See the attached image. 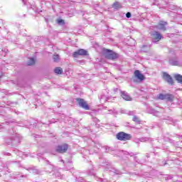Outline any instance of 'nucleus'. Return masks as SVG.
Returning a JSON list of instances; mask_svg holds the SVG:
<instances>
[{
	"label": "nucleus",
	"instance_id": "22",
	"mask_svg": "<svg viewBox=\"0 0 182 182\" xmlns=\"http://www.w3.org/2000/svg\"><path fill=\"white\" fill-rule=\"evenodd\" d=\"M27 65L28 66H32V65H35V58H31L28 60Z\"/></svg>",
	"mask_w": 182,
	"mask_h": 182
},
{
	"label": "nucleus",
	"instance_id": "6",
	"mask_svg": "<svg viewBox=\"0 0 182 182\" xmlns=\"http://www.w3.org/2000/svg\"><path fill=\"white\" fill-rule=\"evenodd\" d=\"M161 100H166V102H173L174 100V95L171 94H160Z\"/></svg>",
	"mask_w": 182,
	"mask_h": 182
},
{
	"label": "nucleus",
	"instance_id": "7",
	"mask_svg": "<svg viewBox=\"0 0 182 182\" xmlns=\"http://www.w3.org/2000/svg\"><path fill=\"white\" fill-rule=\"evenodd\" d=\"M68 149H69V146L67 144H64L58 145L56 147V151H58V153H66V151H68Z\"/></svg>",
	"mask_w": 182,
	"mask_h": 182
},
{
	"label": "nucleus",
	"instance_id": "37",
	"mask_svg": "<svg viewBox=\"0 0 182 182\" xmlns=\"http://www.w3.org/2000/svg\"><path fill=\"white\" fill-rule=\"evenodd\" d=\"M23 4L26 5L25 0H23Z\"/></svg>",
	"mask_w": 182,
	"mask_h": 182
},
{
	"label": "nucleus",
	"instance_id": "20",
	"mask_svg": "<svg viewBox=\"0 0 182 182\" xmlns=\"http://www.w3.org/2000/svg\"><path fill=\"white\" fill-rule=\"evenodd\" d=\"M161 180H163V178H164L165 180H171V178H173V176L161 174Z\"/></svg>",
	"mask_w": 182,
	"mask_h": 182
},
{
	"label": "nucleus",
	"instance_id": "36",
	"mask_svg": "<svg viewBox=\"0 0 182 182\" xmlns=\"http://www.w3.org/2000/svg\"><path fill=\"white\" fill-rule=\"evenodd\" d=\"M118 90H119V89H117V88L114 89V92H117Z\"/></svg>",
	"mask_w": 182,
	"mask_h": 182
},
{
	"label": "nucleus",
	"instance_id": "16",
	"mask_svg": "<svg viewBox=\"0 0 182 182\" xmlns=\"http://www.w3.org/2000/svg\"><path fill=\"white\" fill-rule=\"evenodd\" d=\"M176 80H177L178 83H181L182 85V75L180 74H176L174 75Z\"/></svg>",
	"mask_w": 182,
	"mask_h": 182
},
{
	"label": "nucleus",
	"instance_id": "3",
	"mask_svg": "<svg viewBox=\"0 0 182 182\" xmlns=\"http://www.w3.org/2000/svg\"><path fill=\"white\" fill-rule=\"evenodd\" d=\"M76 102H77V105H79V107L85 109V110H89V109H90V107L87 105V102H86L85 100L82 98H77Z\"/></svg>",
	"mask_w": 182,
	"mask_h": 182
},
{
	"label": "nucleus",
	"instance_id": "19",
	"mask_svg": "<svg viewBox=\"0 0 182 182\" xmlns=\"http://www.w3.org/2000/svg\"><path fill=\"white\" fill-rule=\"evenodd\" d=\"M54 72L55 73H56V75H62V72H63V70H62L60 67H57L55 68Z\"/></svg>",
	"mask_w": 182,
	"mask_h": 182
},
{
	"label": "nucleus",
	"instance_id": "45",
	"mask_svg": "<svg viewBox=\"0 0 182 182\" xmlns=\"http://www.w3.org/2000/svg\"><path fill=\"white\" fill-rule=\"evenodd\" d=\"M17 153H19V151H17Z\"/></svg>",
	"mask_w": 182,
	"mask_h": 182
},
{
	"label": "nucleus",
	"instance_id": "32",
	"mask_svg": "<svg viewBox=\"0 0 182 182\" xmlns=\"http://www.w3.org/2000/svg\"><path fill=\"white\" fill-rule=\"evenodd\" d=\"M109 114L113 113L114 114H117V111L116 109H110L109 110Z\"/></svg>",
	"mask_w": 182,
	"mask_h": 182
},
{
	"label": "nucleus",
	"instance_id": "11",
	"mask_svg": "<svg viewBox=\"0 0 182 182\" xmlns=\"http://www.w3.org/2000/svg\"><path fill=\"white\" fill-rule=\"evenodd\" d=\"M151 38H152V42L154 43H156V42H159V41H160V34L159 33V32L154 31L151 34Z\"/></svg>",
	"mask_w": 182,
	"mask_h": 182
},
{
	"label": "nucleus",
	"instance_id": "34",
	"mask_svg": "<svg viewBox=\"0 0 182 182\" xmlns=\"http://www.w3.org/2000/svg\"><path fill=\"white\" fill-rule=\"evenodd\" d=\"M126 16H127V18H132V13L131 12H127V14H126Z\"/></svg>",
	"mask_w": 182,
	"mask_h": 182
},
{
	"label": "nucleus",
	"instance_id": "17",
	"mask_svg": "<svg viewBox=\"0 0 182 182\" xmlns=\"http://www.w3.org/2000/svg\"><path fill=\"white\" fill-rule=\"evenodd\" d=\"M12 141H17V143H19V141H21V136H19L18 134H16L12 136Z\"/></svg>",
	"mask_w": 182,
	"mask_h": 182
},
{
	"label": "nucleus",
	"instance_id": "2",
	"mask_svg": "<svg viewBox=\"0 0 182 182\" xmlns=\"http://www.w3.org/2000/svg\"><path fill=\"white\" fill-rule=\"evenodd\" d=\"M47 173H52V171H54V174L55 177H58V178H62V174H60V172L59 171H55V168H53V165L49 164L47 165L46 167Z\"/></svg>",
	"mask_w": 182,
	"mask_h": 182
},
{
	"label": "nucleus",
	"instance_id": "8",
	"mask_svg": "<svg viewBox=\"0 0 182 182\" xmlns=\"http://www.w3.org/2000/svg\"><path fill=\"white\" fill-rule=\"evenodd\" d=\"M87 55V51L85 49H80L73 53V56L74 58H77V56H86Z\"/></svg>",
	"mask_w": 182,
	"mask_h": 182
},
{
	"label": "nucleus",
	"instance_id": "4",
	"mask_svg": "<svg viewBox=\"0 0 182 182\" xmlns=\"http://www.w3.org/2000/svg\"><path fill=\"white\" fill-rule=\"evenodd\" d=\"M105 52L107 53L106 58L107 59H111V60H114V59H117L119 58V54L116 53H113L112 51H110L109 49H106Z\"/></svg>",
	"mask_w": 182,
	"mask_h": 182
},
{
	"label": "nucleus",
	"instance_id": "12",
	"mask_svg": "<svg viewBox=\"0 0 182 182\" xmlns=\"http://www.w3.org/2000/svg\"><path fill=\"white\" fill-rule=\"evenodd\" d=\"M156 107H157L156 109H153V108H151V110L149 111V113H151V114H154V116H156V117H159V114H160V112L158 111L159 110V105H156Z\"/></svg>",
	"mask_w": 182,
	"mask_h": 182
},
{
	"label": "nucleus",
	"instance_id": "10",
	"mask_svg": "<svg viewBox=\"0 0 182 182\" xmlns=\"http://www.w3.org/2000/svg\"><path fill=\"white\" fill-rule=\"evenodd\" d=\"M134 77L138 79V80H140V82H142V80H144V75L140 73V70H136L134 73Z\"/></svg>",
	"mask_w": 182,
	"mask_h": 182
},
{
	"label": "nucleus",
	"instance_id": "39",
	"mask_svg": "<svg viewBox=\"0 0 182 182\" xmlns=\"http://www.w3.org/2000/svg\"><path fill=\"white\" fill-rule=\"evenodd\" d=\"M157 97H158V99H160V95H159L157 96Z\"/></svg>",
	"mask_w": 182,
	"mask_h": 182
},
{
	"label": "nucleus",
	"instance_id": "41",
	"mask_svg": "<svg viewBox=\"0 0 182 182\" xmlns=\"http://www.w3.org/2000/svg\"><path fill=\"white\" fill-rule=\"evenodd\" d=\"M3 92H4V93H6V91H5V90H3Z\"/></svg>",
	"mask_w": 182,
	"mask_h": 182
},
{
	"label": "nucleus",
	"instance_id": "33",
	"mask_svg": "<svg viewBox=\"0 0 182 182\" xmlns=\"http://www.w3.org/2000/svg\"><path fill=\"white\" fill-rule=\"evenodd\" d=\"M90 176H95L96 173H95V169H92L89 172Z\"/></svg>",
	"mask_w": 182,
	"mask_h": 182
},
{
	"label": "nucleus",
	"instance_id": "21",
	"mask_svg": "<svg viewBox=\"0 0 182 182\" xmlns=\"http://www.w3.org/2000/svg\"><path fill=\"white\" fill-rule=\"evenodd\" d=\"M133 122H134L135 123H137L138 124H140L141 123V120L140 118H139V117L134 115L133 118H132Z\"/></svg>",
	"mask_w": 182,
	"mask_h": 182
},
{
	"label": "nucleus",
	"instance_id": "44",
	"mask_svg": "<svg viewBox=\"0 0 182 182\" xmlns=\"http://www.w3.org/2000/svg\"><path fill=\"white\" fill-rule=\"evenodd\" d=\"M60 107V105H59V103H58V107Z\"/></svg>",
	"mask_w": 182,
	"mask_h": 182
},
{
	"label": "nucleus",
	"instance_id": "43",
	"mask_svg": "<svg viewBox=\"0 0 182 182\" xmlns=\"http://www.w3.org/2000/svg\"><path fill=\"white\" fill-rule=\"evenodd\" d=\"M163 38V36H161V35L160 36V39H161Z\"/></svg>",
	"mask_w": 182,
	"mask_h": 182
},
{
	"label": "nucleus",
	"instance_id": "27",
	"mask_svg": "<svg viewBox=\"0 0 182 182\" xmlns=\"http://www.w3.org/2000/svg\"><path fill=\"white\" fill-rule=\"evenodd\" d=\"M57 23L58 25H63L65 23V20L62 18L57 19Z\"/></svg>",
	"mask_w": 182,
	"mask_h": 182
},
{
	"label": "nucleus",
	"instance_id": "18",
	"mask_svg": "<svg viewBox=\"0 0 182 182\" xmlns=\"http://www.w3.org/2000/svg\"><path fill=\"white\" fill-rule=\"evenodd\" d=\"M112 7L114 9H120V8H122V4L119 1H116L113 4Z\"/></svg>",
	"mask_w": 182,
	"mask_h": 182
},
{
	"label": "nucleus",
	"instance_id": "23",
	"mask_svg": "<svg viewBox=\"0 0 182 182\" xmlns=\"http://www.w3.org/2000/svg\"><path fill=\"white\" fill-rule=\"evenodd\" d=\"M9 122H0V129H5V126L9 125Z\"/></svg>",
	"mask_w": 182,
	"mask_h": 182
},
{
	"label": "nucleus",
	"instance_id": "15",
	"mask_svg": "<svg viewBox=\"0 0 182 182\" xmlns=\"http://www.w3.org/2000/svg\"><path fill=\"white\" fill-rule=\"evenodd\" d=\"M167 26V22L161 21H160V29L161 31H166V27Z\"/></svg>",
	"mask_w": 182,
	"mask_h": 182
},
{
	"label": "nucleus",
	"instance_id": "26",
	"mask_svg": "<svg viewBox=\"0 0 182 182\" xmlns=\"http://www.w3.org/2000/svg\"><path fill=\"white\" fill-rule=\"evenodd\" d=\"M95 149H97V150H100V149H102V144L100 143L95 144Z\"/></svg>",
	"mask_w": 182,
	"mask_h": 182
},
{
	"label": "nucleus",
	"instance_id": "28",
	"mask_svg": "<svg viewBox=\"0 0 182 182\" xmlns=\"http://www.w3.org/2000/svg\"><path fill=\"white\" fill-rule=\"evenodd\" d=\"M149 140H150L149 137H142L139 139V141L141 142L149 141Z\"/></svg>",
	"mask_w": 182,
	"mask_h": 182
},
{
	"label": "nucleus",
	"instance_id": "42",
	"mask_svg": "<svg viewBox=\"0 0 182 182\" xmlns=\"http://www.w3.org/2000/svg\"><path fill=\"white\" fill-rule=\"evenodd\" d=\"M60 161H62L63 163H65V161H63V159H61V160H60Z\"/></svg>",
	"mask_w": 182,
	"mask_h": 182
},
{
	"label": "nucleus",
	"instance_id": "1",
	"mask_svg": "<svg viewBox=\"0 0 182 182\" xmlns=\"http://www.w3.org/2000/svg\"><path fill=\"white\" fill-rule=\"evenodd\" d=\"M117 140L120 141H127V140H132V134L125 133L124 132H119L116 136Z\"/></svg>",
	"mask_w": 182,
	"mask_h": 182
},
{
	"label": "nucleus",
	"instance_id": "25",
	"mask_svg": "<svg viewBox=\"0 0 182 182\" xmlns=\"http://www.w3.org/2000/svg\"><path fill=\"white\" fill-rule=\"evenodd\" d=\"M53 59L54 62H59V55L54 54L53 56Z\"/></svg>",
	"mask_w": 182,
	"mask_h": 182
},
{
	"label": "nucleus",
	"instance_id": "9",
	"mask_svg": "<svg viewBox=\"0 0 182 182\" xmlns=\"http://www.w3.org/2000/svg\"><path fill=\"white\" fill-rule=\"evenodd\" d=\"M112 99V97H109V95H101L99 96V100L100 103H102V105L106 103L107 102H110V100Z\"/></svg>",
	"mask_w": 182,
	"mask_h": 182
},
{
	"label": "nucleus",
	"instance_id": "30",
	"mask_svg": "<svg viewBox=\"0 0 182 182\" xmlns=\"http://www.w3.org/2000/svg\"><path fill=\"white\" fill-rule=\"evenodd\" d=\"M67 166H68L69 168H68V170H72L73 168V165H72L71 163H68Z\"/></svg>",
	"mask_w": 182,
	"mask_h": 182
},
{
	"label": "nucleus",
	"instance_id": "31",
	"mask_svg": "<svg viewBox=\"0 0 182 182\" xmlns=\"http://www.w3.org/2000/svg\"><path fill=\"white\" fill-rule=\"evenodd\" d=\"M77 182H87L86 181H85V178H82V177H79L77 180Z\"/></svg>",
	"mask_w": 182,
	"mask_h": 182
},
{
	"label": "nucleus",
	"instance_id": "29",
	"mask_svg": "<svg viewBox=\"0 0 182 182\" xmlns=\"http://www.w3.org/2000/svg\"><path fill=\"white\" fill-rule=\"evenodd\" d=\"M102 149L105 151V153H109V151H110V147L109 146H103Z\"/></svg>",
	"mask_w": 182,
	"mask_h": 182
},
{
	"label": "nucleus",
	"instance_id": "24",
	"mask_svg": "<svg viewBox=\"0 0 182 182\" xmlns=\"http://www.w3.org/2000/svg\"><path fill=\"white\" fill-rule=\"evenodd\" d=\"M150 49V46H143L141 50L142 52H147Z\"/></svg>",
	"mask_w": 182,
	"mask_h": 182
},
{
	"label": "nucleus",
	"instance_id": "14",
	"mask_svg": "<svg viewBox=\"0 0 182 182\" xmlns=\"http://www.w3.org/2000/svg\"><path fill=\"white\" fill-rule=\"evenodd\" d=\"M170 65H172V66H181L180 61L176 60V59H171L169 60Z\"/></svg>",
	"mask_w": 182,
	"mask_h": 182
},
{
	"label": "nucleus",
	"instance_id": "13",
	"mask_svg": "<svg viewBox=\"0 0 182 182\" xmlns=\"http://www.w3.org/2000/svg\"><path fill=\"white\" fill-rule=\"evenodd\" d=\"M121 97H122V99H124V100H132V97H130V95H129V94L124 91L121 92Z\"/></svg>",
	"mask_w": 182,
	"mask_h": 182
},
{
	"label": "nucleus",
	"instance_id": "38",
	"mask_svg": "<svg viewBox=\"0 0 182 182\" xmlns=\"http://www.w3.org/2000/svg\"><path fill=\"white\" fill-rule=\"evenodd\" d=\"M95 153H97V149H95Z\"/></svg>",
	"mask_w": 182,
	"mask_h": 182
},
{
	"label": "nucleus",
	"instance_id": "5",
	"mask_svg": "<svg viewBox=\"0 0 182 182\" xmlns=\"http://www.w3.org/2000/svg\"><path fill=\"white\" fill-rule=\"evenodd\" d=\"M162 77L164 80V81L167 82V83H168V85H170L171 86H173V85H174L173 78L171 77V76L170 75H168V73H163Z\"/></svg>",
	"mask_w": 182,
	"mask_h": 182
},
{
	"label": "nucleus",
	"instance_id": "40",
	"mask_svg": "<svg viewBox=\"0 0 182 182\" xmlns=\"http://www.w3.org/2000/svg\"><path fill=\"white\" fill-rule=\"evenodd\" d=\"M104 92H105L106 93H107V90H104Z\"/></svg>",
	"mask_w": 182,
	"mask_h": 182
},
{
	"label": "nucleus",
	"instance_id": "46",
	"mask_svg": "<svg viewBox=\"0 0 182 182\" xmlns=\"http://www.w3.org/2000/svg\"><path fill=\"white\" fill-rule=\"evenodd\" d=\"M1 77H2V76H0V79H1Z\"/></svg>",
	"mask_w": 182,
	"mask_h": 182
},
{
	"label": "nucleus",
	"instance_id": "35",
	"mask_svg": "<svg viewBox=\"0 0 182 182\" xmlns=\"http://www.w3.org/2000/svg\"><path fill=\"white\" fill-rule=\"evenodd\" d=\"M128 114H129V116H134V112H133V111H129V112H128Z\"/></svg>",
	"mask_w": 182,
	"mask_h": 182
}]
</instances>
